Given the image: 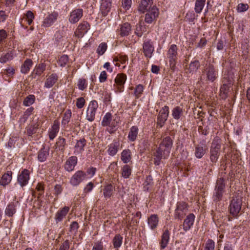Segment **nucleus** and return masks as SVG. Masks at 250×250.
Wrapping results in <instances>:
<instances>
[{"label":"nucleus","mask_w":250,"mask_h":250,"mask_svg":"<svg viewBox=\"0 0 250 250\" xmlns=\"http://www.w3.org/2000/svg\"><path fill=\"white\" fill-rule=\"evenodd\" d=\"M172 141L169 137L165 138L159 147L153 153L154 164L156 166H159L162 159H167L169 156L171 147L172 146Z\"/></svg>","instance_id":"1"},{"label":"nucleus","mask_w":250,"mask_h":250,"mask_svg":"<svg viewBox=\"0 0 250 250\" xmlns=\"http://www.w3.org/2000/svg\"><path fill=\"white\" fill-rule=\"evenodd\" d=\"M119 121L118 117H113L110 113L107 112L104 116L101 124L103 126H108L107 130L112 134L115 132L114 128L117 126Z\"/></svg>","instance_id":"2"},{"label":"nucleus","mask_w":250,"mask_h":250,"mask_svg":"<svg viewBox=\"0 0 250 250\" xmlns=\"http://www.w3.org/2000/svg\"><path fill=\"white\" fill-rule=\"evenodd\" d=\"M218 76V70L211 64L206 66L202 71L201 80L213 82Z\"/></svg>","instance_id":"3"},{"label":"nucleus","mask_w":250,"mask_h":250,"mask_svg":"<svg viewBox=\"0 0 250 250\" xmlns=\"http://www.w3.org/2000/svg\"><path fill=\"white\" fill-rule=\"evenodd\" d=\"M127 79V76L124 73H119L117 75L114 80L112 89L116 94L124 92L125 84Z\"/></svg>","instance_id":"4"},{"label":"nucleus","mask_w":250,"mask_h":250,"mask_svg":"<svg viewBox=\"0 0 250 250\" xmlns=\"http://www.w3.org/2000/svg\"><path fill=\"white\" fill-rule=\"evenodd\" d=\"M220 148L219 139L216 138L212 141L210 149V160L212 163L217 162L220 155Z\"/></svg>","instance_id":"5"},{"label":"nucleus","mask_w":250,"mask_h":250,"mask_svg":"<svg viewBox=\"0 0 250 250\" xmlns=\"http://www.w3.org/2000/svg\"><path fill=\"white\" fill-rule=\"evenodd\" d=\"M225 185L226 183L224 178H220L217 179L212 197L213 201L218 202L222 199L225 191Z\"/></svg>","instance_id":"6"},{"label":"nucleus","mask_w":250,"mask_h":250,"mask_svg":"<svg viewBox=\"0 0 250 250\" xmlns=\"http://www.w3.org/2000/svg\"><path fill=\"white\" fill-rule=\"evenodd\" d=\"M242 204V201L240 197H233L229 206V210L233 217H237L238 216L241 209Z\"/></svg>","instance_id":"7"},{"label":"nucleus","mask_w":250,"mask_h":250,"mask_svg":"<svg viewBox=\"0 0 250 250\" xmlns=\"http://www.w3.org/2000/svg\"><path fill=\"white\" fill-rule=\"evenodd\" d=\"M223 72L224 73V79L227 80L228 83H223L220 87V96L222 99H225L228 97V93L230 87L232 76L230 74H229L228 76L226 75V71L224 70H223Z\"/></svg>","instance_id":"8"},{"label":"nucleus","mask_w":250,"mask_h":250,"mask_svg":"<svg viewBox=\"0 0 250 250\" xmlns=\"http://www.w3.org/2000/svg\"><path fill=\"white\" fill-rule=\"evenodd\" d=\"M188 212V206L184 202H179L176 204L174 215L175 219L182 220Z\"/></svg>","instance_id":"9"},{"label":"nucleus","mask_w":250,"mask_h":250,"mask_svg":"<svg viewBox=\"0 0 250 250\" xmlns=\"http://www.w3.org/2000/svg\"><path fill=\"white\" fill-rule=\"evenodd\" d=\"M178 48L175 44H172L170 46L167 54V57L169 59L170 67L174 69L177 60Z\"/></svg>","instance_id":"10"},{"label":"nucleus","mask_w":250,"mask_h":250,"mask_svg":"<svg viewBox=\"0 0 250 250\" xmlns=\"http://www.w3.org/2000/svg\"><path fill=\"white\" fill-rule=\"evenodd\" d=\"M98 106L96 100H92L89 103L86 113V119L88 121L92 122L94 120Z\"/></svg>","instance_id":"11"},{"label":"nucleus","mask_w":250,"mask_h":250,"mask_svg":"<svg viewBox=\"0 0 250 250\" xmlns=\"http://www.w3.org/2000/svg\"><path fill=\"white\" fill-rule=\"evenodd\" d=\"M86 173L82 170L76 171L70 179V183L73 186H77L81 183L87 180Z\"/></svg>","instance_id":"12"},{"label":"nucleus","mask_w":250,"mask_h":250,"mask_svg":"<svg viewBox=\"0 0 250 250\" xmlns=\"http://www.w3.org/2000/svg\"><path fill=\"white\" fill-rule=\"evenodd\" d=\"M30 179V171L27 169H24L19 172L17 182L21 187H24L26 186Z\"/></svg>","instance_id":"13"},{"label":"nucleus","mask_w":250,"mask_h":250,"mask_svg":"<svg viewBox=\"0 0 250 250\" xmlns=\"http://www.w3.org/2000/svg\"><path fill=\"white\" fill-rule=\"evenodd\" d=\"M143 53L146 57L151 58L154 51V47L152 42L149 40L144 41L143 45Z\"/></svg>","instance_id":"14"},{"label":"nucleus","mask_w":250,"mask_h":250,"mask_svg":"<svg viewBox=\"0 0 250 250\" xmlns=\"http://www.w3.org/2000/svg\"><path fill=\"white\" fill-rule=\"evenodd\" d=\"M169 114V107L165 106L160 110L157 117V124L162 127L167 120Z\"/></svg>","instance_id":"15"},{"label":"nucleus","mask_w":250,"mask_h":250,"mask_svg":"<svg viewBox=\"0 0 250 250\" xmlns=\"http://www.w3.org/2000/svg\"><path fill=\"white\" fill-rule=\"evenodd\" d=\"M86 143V141L84 138L76 140L74 146V154L76 155L82 154L84 150Z\"/></svg>","instance_id":"16"},{"label":"nucleus","mask_w":250,"mask_h":250,"mask_svg":"<svg viewBox=\"0 0 250 250\" xmlns=\"http://www.w3.org/2000/svg\"><path fill=\"white\" fill-rule=\"evenodd\" d=\"M159 14L158 9L155 6H153L146 14L145 21L147 23H151L158 17Z\"/></svg>","instance_id":"17"},{"label":"nucleus","mask_w":250,"mask_h":250,"mask_svg":"<svg viewBox=\"0 0 250 250\" xmlns=\"http://www.w3.org/2000/svg\"><path fill=\"white\" fill-rule=\"evenodd\" d=\"M59 130L60 122L58 120H55L48 131L49 139L53 140L57 136Z\"/></svg>","instance_id":"18"},{"label":"nucleus","mask_w":250,"mask_h":250,"mask_svg":"<svg viewBox=\"0 0 250 250\" xmlns=\"http://www.w3.org/2000/svg\"><path fill=\"white\" fill-rule=\"evenodd\" d=\"M83 15V9H76L70 13L69 17V21L71 23H75L82 18Z\"/></svg>","instance_id":"19"},{"label":"nucleus","mask_w":250,"mask_h":250,"mask_svg":"<svg viewBox=\"0 0 250 250\" xmlns=\"http://www.w3.org/2000/svg\"><path fill=\"white\" fill-rule=\"evenodd\" d=\"M89 25L86 21L80 23L75 32V36L79 38H82L89 29Z\"/></svg>","instance_id":"20"},{"label":"nucleus","mask_w":250,"mask_h":250,"mask_svg":"<svg viewBox=\"0 0 250 250\" xmlns=\"http://www.w3.org/2000/svg\"><path fill=\"white\" fill-rule=\"evenodd\" d=\"M77 162L78 158L76 156H70L65 163L64 165V169L68 172L72 171L74 170Z\"/></svg>","instance_id":"21"},{"label":"nucleus","mask_w":250,"mask_h":250,"mask_svg":"<svg viewBox=\"0 0 250 250\" xmlns=\"http://www.w3.org/2000/svg\"><path fill=\"white\" fill-rule=\"evenodd\" d=\"M112 0H101L100 11L102 15L106 16L111 10Z\"/></svg>","instance_id":"22"},{"label":"nucleus","mask_w":250,"mask_h":250,"mask_svg":"<svg viewBox=\"0 0 250 250\" xmlns=\"http://www.w3.org/2000/svg\"><path fill=\"white\" fill-rule=\"evenodd\" d=\"M195 216L193 213H190L187 216L183 224V229L186 232L189 230L193 225Z\"/></svg>","instance_id":"23"},{"label":"nucleus","mask_w":250,"mask_h":250,"mask_svg":"<svg viewBox=\"0 0 250 250\" xmlns=\"http://www.w3.org/2000/svg\"><path fill=\"white\" fill-rule=\"evenodd\" d=\"M58 14L56 12H53L49 14L43 20L42 26L44 27H48L51 26L57 20Z\"/></svg>","instance_id":"24"},{"label":"nucleus","mask_w":250,"mask_h":250,"mask_svg":"<svg viewBox=\"0 0 250 250\" xmlns=\"http://www.w3.org/2000/svg\"><path fill=\"white\" fill-rule=\"evenodd\" d=\"M70 208L65 206L62 208L59 209L56 213L55 215V220L57 223L61 222L69 211Z\"/></svg>","instance_id":"25"},{"label":"nucleus","mask_w":250,"mask_h":250,"mask_svg":"<svg viewBox=\"0 0 250 250\" xmlns=\"http://www.w3.org/2000/svg\"><path fill=\"white\" fill-rule=\"evenodd\" d=\"M120 147V143L117 140H114L107 146V152L111 156H115L118 152Z\"/></svg>","instance_id":"26"},{"label":"nucleus","mask_w":250,"mask_h":250,"mask_svg":"<svg viewBox=\"0 0 250 250\" xmlns=\"http://www.w3.org/2000/svg\"><path fill=\"white\" fill-rule=\"evenodd\" d=\"M19 205V202L16 200L10 203L5 208V215L9 217L12 216L16 213L17 207Z\"/></svg>","instance_id":"27"},{"label":"nucleus","mask_w":250,"mask_h":250,"mask_svg":"<svg viewBox=\"0 0 250 250\" xmlns=\"http://www.w3.org/2000/svg\"><path fill=\"white\" fill-rule=\"evenodd\" d=\"M169 238L170 233L167 229H166L162 234L159 242L161 250H163L167 247L169 241Z\"/></svg>","instance_id":"28"},{"label":"nucleus","mask_w":250,"mask_h":250,"mask_svg":"<svg viewBox=\"0 0 250 250\" xmlns=\"http://www.w3.org/2000/svg\"><path fill=\"white\" fill-rule=\"evenodd\" d=\"M119 34L122 37L127 36L129 35L131 31L130 24L128 22L124 23L120 25V28L118 29Z\"/></svg>","instance_id":"29"},{"label":"nucleus","mask_w":250,"mask_h":250,"mask_svg":"<svg viewBox=\"0 0 250 250\" xmlns=\"http://www.w3.org/2000/svg\"><path fill=\"white\" fill-rule=\"evenodd\" d=\"M58 79L57 74L53 73L51 74L46 80L44 83V87L50 88L52 87L57 82Z\"/></svg>","instance_id":"30"},{"label":"nucleus","mask_w":250,"mask_h":250,"mask_svg":"<svg viewBox=\"0 0 250 250\" xmlns=\"http://www.w3.org/2000/svg\"><path fill=\"white\" fill-rule=\"evenodd\" d=\"M159 222V218L157 215L152 214L147 219V224L149 228L153 230L155 229Z\"/></svg>","instance_id":"31"},{"label":"nucleus","mask_w":250,"mask_h":250,"mask_svg":"<svg viewBox=\"0 0 250 250\" xmlns=\"http://www.w3.org/2000/svg\"><path fill=\"white\" fill-rule=\"evenodd\" d=\"M46 65L44 63H39L36 65L32 72L33 78H36V76H40L45 70Z\"/></svg>","instance_id":"32"},{"label":"nucleus","mask_w":250,"mask_h":250,"mask_svg":"<svg viewBox=\"0 0 250 250\" xmlns=\"http://www.w3.org/2000/svg\"><path fill=\"white\" fill-rule=\"evenodd\" d=\"M49 155V148L43 146L38 152V160L40 162H43L46 161Z\"/></svg>","instance_id":"33"},{"label":"nucleus","mask_w":250,"mask_h":250,"mask_svg":"<svg viewBox=\"0 0 250 250\" xmlns=\"http://www.w3.org/2000/svg\"><path fill=\"white\" fill-rule=\"evenodd\" d=\"M12 178V172L8 171L2 175L0 180V185L3 187H5L11 182Z\"/></svg>","instance_id":"34"},{"label":"nucleus","mask_w":250,"mask_h":250,"mask_svg":"<svg viewBox=\"0 0 250 250\" xmlns=\"http://www.w3.org/2000/svg\"><path fill=\"white\" fill-rule=\"evenodd\" d=\"M128 57L126 55H120L114 58L113 62L115 66L120 67V63L125 64L128 62Z\"/></svg>","instance_id":"35"},{"label":"nucleus","mask_w":250,"mask_h":250,"mask_svg":"<svg viewBox=\"0 0 250 250\" xmlns=\"http://www.w3.org/2000/svg\"><path fill=\"white\" fill-rule=\"evenodd\" d=\"M139 129L136 126H132L128 132L127 138L130 141L134 142L136 140Z\"/></svg>","instance_id":"36"},{"label":"nucleus","mask_w":250,"mask_h":250,"mask_svg":"<svg viewBox=\"0 0 250 250\" xmlns=\"http://www.w3.org/2000/svg\"><path fill=\"white\" fill-rule=\"evenodd\" d=\"M153 0H142L139 5V10L142 13L145 12L151 6Z\"/></svg>","instance_id":"37"},{"label":"nucleus","mask_w":250,"mask_h":250,"mask_svg":"<svg viewBox=\"0 0 250 250\" xmlns=\"http://www.w3.org/2000/svg\"><path fill=\"white\" fill-rule=\"evenodd\" d=\"M183 114V109L182 107L177 106L173 108L171 111V115L175 120H179Z\"/></svg>","instance_id":"38"},{"label":"nucleus","mask_w":250,"mask_h":250,"mask_svg":"<svg viewBox=\"0 0 250 250\" xmlns=\"http://www.w3.org/2000/svg\"><path fill=\"white\" fill-rule=\"evenodd\" d=\"M33 64V62L31 59H26L21 66V72L23 74H27L29 71Z\"/></svg>","instance_id":"39"},{"label":"nucleus","mask_w":250,"mask_h":250,"mask_svg":"<svg viewBox=\"0 0 250 250\" xmlns=\"http://www.w3.org/2000/svg\"><path fill=\"white\" fill-rule=\"evenodd\" d=\"M131 159V153L129 149H125L121 153V160L125 164H127Z\"/></svg>","instance_id":"40"},{"label":"nucleus","mask_w":250,"mask_h":250,"mask_svg":"<svg viewBox=\"0 0 250 250\" xmlns=\"http://www.w3.org/2000/svg\"><path fill=\"white\" fill-rule=\"evenodd\" d=\"M123 237L120 234L115 235L112 240V243L115 249L118 250L121 247L123 243Z\"/></svg>","instance_id":"41"},{"label":"nucleus","mask_w":250,"mask_h":250,"mask_svg":"<svg viewBox=\"0 0 250 250\" xmlns=\"http://www.w3.org/2000/svg\"><path fill=\"white\" fill-rule=\"evenodd\" d=\"M207 149L205 146H197L195 147V155L197 158H201L206 153Z\"/></svg>","instance_id":"42"},{"label":"nucleus","mask_w":250,"mask_h":250,"mask_svg":"<svg viewBox=\"0 0 250 250\" xmlns=\"http://www.w3.org/2000/svg\"><path fill=\"white\" fill-rule=\"evenodd\" d=\"M34 110V108L33 107H30L26 109V110L24 112L23 115L19 119V122L20 124H24L27 121L28 117L31 115L33 111Z\"/></svg>","instance_id":"43"},{"label":"nucleus","mask_w":250,"mask_h":250,"mask_svg":"<svg viewBox=\"0 0 250 250\" xmlns=\"http://www.w3.org/2000/svg\"><path fill=\"white\" fill-rule=\"evenodd\" d=\"M87 86L88 82L85 78H81L78 80L77 86L79 90L83 91L87 88Z\"/></svg>","instance_id":"44"},{"label":"nucleus","mask_w":250,"mask_h":250,"mask_svg":"<svg viewBox=\"0 0 250 250\" xmlns=\"http://www.w3.org/2000/svg\"><path fill=\"white\" fill-rule=\"evenodd\" d=\"M71 111L69 109L66 110L65 113H64L61 123L63 127H65V126L70 122L71 118Z\"/></svg>","instance_id":"45"},{"label":"nucleus","mask_w":250,"mask_h":250,"mask_svg":"<svg viewBox=\"0 0 250 250\" xmlns=\"http://www.w3.org/2000/svg\"><path fill=\"white\" fill-rule=\"evenodd\" d=\"M113 187L111 184L107 185L103 189V194L105 198H109L112 195Z\"/></svg>","instance_id":"46"},{"label":"nucleus","mask_w":250,"mask_h":250,"mask_svg":"<svg viewBox=\"0 0 250 250\" xmlns=\"http://www.w3.org/2000/svg\"><path fill=\"white\" fill-rule=\"evenodd\" d=\"M66 145L65 139L63 138L59 137L56 143V148L59 150L63 152Z\"/></svg>","instance_id":"47"},{"label":"nucleus","mask_w":250,"mask_h":250,"mask_svg":"<svg viewBox=\"0 0 250 250\" xmlns=\"http://www.w3.org/2000/svg\"><path fill=\"white\" fill-rule=\"evenodd\" d=\"M200 66V63L198 61H194L191 62L188 68V72L190 73H193L197 71Z\"/></svg>","instance_id":"48"},{"label":"nucleus","mask_w":250,"mask_h":250,"mask_svg":"<svg viewBox=\"0 0 250 250\" xmlns=\"http://www.w3.org/2000/svg\"><path fill=\"white\" fill-rule=\"evenodd\" d=\"M132 169L129 165H125L122 168V176L124 178L126 179L129 178Z\"/></svg>","instance_id":"49"},{"label":"nucleus","mask_w":250,"mask_h":250,"mask_svg":"<svg viewBox=\"0 0 250 250\" xmlns=\"http://www.w3.org/2000/svg\"><path fill=\"white\" fill-rule=\"evenodd\" d=\"M206 0H196L195 3L194 10L197 13H200L205 4Z\"/></svg>","instance_id":"50"},{"label":"nucleus","mask_w":250,"mask_h":250,"mask_svg":"<svg viewBox=\"0 0 250 250\" xmlns=\"http://www.w3.org/2000/svg\"><path fill=\"white\" fill-rule=\"evenodd\" d=\"M13 59L12 53L11 52L2 54L0 58V62L4 63Z\"/></svg>","instance_id":"51"},{"label":"nucleus","mask_w":250,"mask_h":250,"mask_svg":"<svg viewBox=\"0 0 250 250\" xmlns=\"http://www.w3.org/2000/svg\"><path fill=\"white\" fill-rule=\"evenodd\" d=\"M35 101V96L34 95H29L27 96L23 102L24 106H29L32 105Z\"/></svg>","instance_id":"52"},{"label":"nucleus","mask_w":250,"mask_h":250,"mask_svg":"<svg viewBox=\"0 0 250 250\" xmlns=\"http://www.w3.org/2000/svg\"><path fill=\"white\" fill-rule=\"evenodd\" d=\"M107 48V44L105 42H102L98 46L96 52L100 56L103 55L106 51Z\"/></svg>","instance_id":"53"},{"label":"nucleus","mask_w":250,"mask_h":250,"mask_svg":"<svg viewBox=\"0 0 250 250\" xmlns=\"http://www.w3.org/2000/svg\"><path fill=\"white\" fill-rule=\"evenodd\" d=\"M34 18V16L32 12L31 11H28L25 15V17L23 20L26 21L28 25H30L32 23Z\"/></svg>","instance_id":"54"},{"label":"nucleus","mask_w":250,"mask_h":250,"mask_svg":"<svg viewBox=\"0 0 250 250\" xmlns=\"http://www.w3.org/2000/svg\"><path fill=\"white\" fill-rule=\"evenodd\" d=\"M152 184V178L151 176H147L144 183V190H148Z\"/></svg>","instance_id":"55"},{"label":"nucleus","mask_w":250,"mask_h":250,"mask_svg":"<svg viewBox=\"0 0 250 250\" xmlns=\"http://www.w3.org/2000/svg\"><path fill=\"white\" fill-rule=\"evenodd\" d=\"M215 243L211 239H208L206 244L204 250H214Z\"/></svg>","instance_id":"56"},{"label":"nucleus","mask_w":250,"mask_h":250,"mask_svg":"<svg viewBox=\"0 0 250 250\" xmlns=\"http://www.w3.org/2000/svg\"><path fill=\"white\" fill-rule=\"evenodd\" d=\"M144 91V87L142 84L137 85L134 90V95L137 98H139L141 97L143 92Z\"/></svg>","instance_id":"57"},{"label":"nucleus","mask_w":250,"mask_h":250,"mask_svg":"<svg viewBox=\"0 0 250 250\" xmlns=\"http://www.w3.org/2000/svg\"><path fill=\"white\" fill-rule=\"evenodd\" d=\"M3 73L7 77H13L15 74V69L12 67L8 66L3 70Z\"/></svg>","instance_id":"58"},{"label":"nucleus","mask_w":250,"mask_h":250,"mask_svg":"<svg viewBox=\"0 0 250 250\" xmlns=\"http://www.w3.org/2000/svg\"><path fill=\"white\" fill-rule=\"evenodd\" d=\"M68 61V57L67 55L62 56L59 60L58 64L61 67H64Z\"/></svg>","instance_id":"59"},{"label":"nucleus","mask_w":250,"mask_h":250,"mask_svg":"<svg viewBox=\"0 0 250 250\" xmlns=\"http://www.w3.org/2000/svg\"><path fill=\"white\" fill-rule=\"evenodd\" d=\"M79 224L76 221H73L70 225V231L74 234H76L79 229Z\"/></svg>","instance_id":"60"},{"label":"nucleus","mask_w":250,"mask_h":250,"mask_svg":"<svg viewBox=\"0 0 250 250\" xmlns=\"http://www.w3.org/2000/svg\"><path fill=\"white\" fill-rule=\"evenodd\" d=\"M85 103L84 99L83 97H80L77 99L76 105L78 108H82Z\"/></svg>","instance_id":"61"},{"label":"nucleus","mask_w":250,"mask_h":250,"mask_svg":"<svg viewBox=\"0 0 250 250\" xmlns=\"http://www.w3.org/2000/svg\"><path fill=\"white\" fill-rule=\"evenodd\" d=\"M249 9L248 4L240 3L238 5L237 10L239 12H243L247 11Z\"/></svg>","instance_id":"62"},{"label":"nucleus","mask_w":250,"mask_h":250,"mask_svg":"<svg viewBox=\"0 0 250 250\" xmlns=\"http://www.w3.org/2000/svg\"><path fill=\"white\" fill-rule=\"evenodd\" d=\"M122 6L125 10H128L132 4V0H122Z\"/></svg>","instance_id":"63"},{"label":"nucleus","mask_w":250,"mask_h":250,"mask_svg":"<svg viewBox=\"0 0 250 250\" xmlns=\"http://www.w3.org/2000/svg\"><path fill=\"white\" fill-rule=\"evenodd\" d=\"M104 246L102 242H97L95 243L92 250H103Z\"/></svg>","instance_id":"64"}]
</instances>
